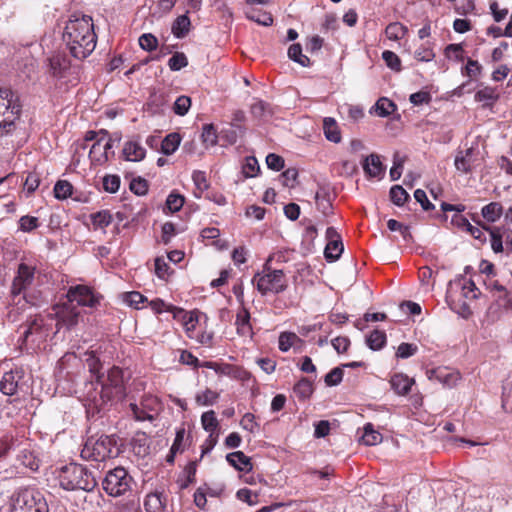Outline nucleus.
Here are the masks:
<instances>
[{
    "label": "nucleus",
    "mask_w": 512,
    "mask_h": 512,
    "mask_svg": "<svg viewBox=\"0 0 512 512\" xmlns=\"http://www.w3.org/2000/svg\"><path fill=\"white\" fill-rule=\"evenodd\" d=\"M294 393L299 399H308L313 393L312 382L306 378L299 380L294 386Z\"/></svg>",
    "instance_id": "36"
},
{
    "label": "nucleus",
    "mask_w": 512,
    "mask_h": 512,
    "mask_svg": "<svg viewBox=\"0 0 512 512\" xmlns=\"http://www.w3.org/2000/svg\"><path fill=\"white\" fill-rule=\"evenodd\" d=\"M11 512H49L43 494L35 488H20L11 496Z\"/></svg>",
    "instance_id": "6"
},
{
    "label": "nucleus",
    "mask_w": 512,
    "mask_h": 512,
    "mask_svg": "<svg viewBox=\"0 0 512 512\" xmlns=\"http://www.w3.org/2000/svg\"><path fill=\"white\" fill-rule=\"evenodd\" d=\"M86 364L89 368V371L92 375L96 377V381H99L101 379L100 376V361L95 355H89L86 359Z\"/></svg>",
    "instance_id": "61"
},
{
    "label": "nucleus",
    "mask_w": 512,
    "mask_h": 512,
    "mask_svg": "<svg viewBox=\"0 0 512 512\" xmlns=\"http://www.w3.org/2000/svg\"><path fill=\"white\" fill-rule=\"evenodd\" d=\"M245 133L242 128L236 129L230 126L221 131V138L225 139L229 144H234L238 138H242Z\"/></svg>",
    "instance_id": "49"
},
{
    "label": "nucleus",
    "mask_w": 512,
    "mask_h": 512,
    "mask_svg": "<svg viewBox=\"0 0 512 512\" xmlns=\"http://www.w3.org/2000/svg\"><path fill=\"white\" fill-rule=\"evenodd\" d=\"M374 110L378 116L387 117L396 110V105L388 98L381 97L374 105Z\"/></svg>",
    "instance_id": "34"
},
{
    "label": "nucleus",
    "mask_w": 512,
    "mask_h": 512,
    "mask_svg": "<svg viewBox=\"0 0 512 512\" xmlns=\"http://www.w3.org/2000/svg\"><path fill=\"white\" fill-rule=\"evenodd\" d=\"M129 188L134 194L143 196L148 192V183L141 177L133 178L130 182Z\"/></svg>",
    "instance_id": "53"
},
{
    "label": "nucleus",
    "mask_w": 512,
    "mask_h": 512,
    "mask_svg": "<svg viewBox=\"0 0 512 512\" xmlns=\"http://www.w3.org/2000/svg\"><path fill=\"white\" fill-rule=\"evenodd\" d=\"M343 369L341 367L333 368L328 374L325 376V384L327 386H336L341 383L343 379Z\"/></svg>",
    "instance_id": "56"
},
{
    "label": "nucleus",
    "mask_w": 512,
    "mask_h": 512,
    "mask_svg": "<svg viewBox=\"0 0 512 512\" xmlns=\"http://www.w3.org/2000/svg\"><path fill=\"white\" fill-rule=\"evenodd\" d=\"M139 45L143 50L153 51L158 46V40L153 34L145 33L139 37Z\"/></svg>",
    "instance_id": "52"
},
{
    "label": "nucleus",
    "mask_w": 512,
    "mask_h": 512,
    "mask_svg": "<svg viewBox=\"0 0 512 512\" xmlns=\"http://www.w3.org/2000/svg\"><path fill=\"white\" fill-rule=\"evenodd\" d=\"M418 347L412 343H401L396 352V356L401 359H407L416 354Z\"/></svg>",
    "instance_id": "55"
},
{
    "label": "nucleus",
    "mask_w": 512,
    "mask_h": 512,
    "mask_svg": "<svg viewBox=\"0 0 512 512\" xmlns=\"http://www.w3.org/2000/svg\"><path fill=\"white\" fill-rule=\"evenodd\" d=\"M35 278V267L27 263H21L18 266L17 274L13 279L11 287V295L13 301L19 297L17 304L20 302V296L25 302H28L26 291L33 284Z\"/></svg>",
    "instance_id": "11"
},
{
    "label": "nucleus",
    "mask_w": 512,
    "mask_h": 512,
    "mask_svg": "<svg viewBox=\"0 0 512 512\" xmlns=\"http://www.w3.org/2000/svg\"><path fill=\"white\" fill-rule=\"evenodd\" d=\"M181 143V136L177 132L169 133L160 141L161 152L166 155H172Z\"/></svg>",
    "instance_id": "25"
},
{
    "label": "nucleus",
    "mask_w": 512,
    "mask_h": 512,
    "mask_svg": "<svg viewBox=\"0 0 512 512\" xmlns=\"http://www.w3.org/2000/svg\"><path fill=\"white\" fill-rule=\"evenodd\" d=\"M430 380H436L444 387L452 388L460 380L459 372L449 370L448 368H436L427 372Z\"/></svg>",
    "instance_id": "16"
},
{
    "label": "nucleus",
    "mask_w": 512,
    "mask_h": 512,
    "mask_svg": "<svg viewBox=\"0 0 512 512\" xmlns=\"http://www.w3.org/2000/svg\"><path fill=\"white\" fill-rule=\"evenodd\" d=\"M492 290L503 293V296H499L497 299L499 306L503 307L504 309H512V300L504 286L500 285L498 282H494L492 285Z\"/></svg>",
    "instance_id": "48"
},
{
    "label": "nucleus",
    "mask_w": 512,
    "mask_h": 512,
    "mask_svg": "<svg viewBox=\"0 0 512 512\" xmlns=\"http://www.w3.org/2000/svg\"><path fill=\"white\" fill-rule=\"evenodd\" d=\"M201 424L205 431L209 432V444L202 450V456L211 451L216 444V440L213 438V433L218 427V420L213 410L206 411L201 416Z\"/></svg>",
    "instance_id": "17"
},
{
    "label": "nucleus",
    "mask_w": 512,
    "mask_h": 512,
    "mask_svg": "<svg viewBox=\"0 0 512 512\" xmlns=\"http://www.w3.org/2000/svg\"><path fill=\"white\" fill-rule=\"evenodd\" d=\"M326 238L328 242L324 250L325 258L328 261H335L341 256L344 250L341 237L334 227H328L326 230Z\"/></svg>",
    "instance_id": "14"
},
{
    "label": "nucleus",
    "mask_w": 512,
    "mask_h": 512,
    "mask_svg": "<svg viewBox=\"0 0 512 512\" xmlns=\"http://www.w3.org/2000/svg\"><path fill=\"white\" fill-rule=\"evenodd\" d=\"M101 389L99 392H88L87 401L89 407L100 412L105 406L114 401L120 400L125 395L124 373L119 367H112L108 370L105 380L97 381Z\"/></svg>",
    "instance_id": "3"
},
{
    "label": "nucleus",
    "mask_w": 512,
    "mask_h": 512,
    "mask_svg": "<svg viewBox=\"0 0 512 512\" xmlns=\"http://www.w3.org/2000/svg\"><path fill=\"white\" fill-rule=\"evenodd\" d=\"M302 339L293 332L284 331L279 335L278 347L282 352H287L293 346L302 344Z\"/></svg>",
    "instance_id": "28"
},
{
    "label": "nucleus",
    "mask_w": 512,
    "mask_h": 512,
    "mask_svg": "<svg viewBox=\"0 0 512 512\" xmlns=\"http://www.w3.org/2000/svg\"><path fill=\"white\" fill-rule=\"evenodd\" d=\"M217 131L213 124H205L202 128L201 139L207 146L214 145L217 142Z\"/></svg>",
    "instance_id": "45"
},
{
    "label": "nucleus",
    "mask_w": 512,
    "mask_h": 512,
    "mask_svg": "<svg viewBox=\"0 0 512 512\" xmlns=\"http://www.w3.org/2000/svg\"><path fill=\"white\" fill-rule=\"evenodd\" d=\"M323 132L326 139L333 143L341 141V131L336 120L332 117H325L323 120Z\"/></svg>",
    "instance_id": "24"
},
{
    "label": "nucleus",
    "mask_w": 512,
    "mask_h": 512,
    "mask_svg": "<svg viewBox=\"0 0 512 512\" xmlns=\"http://www.w3.org/2000/svg\"><path fill=\"white\" fill-rule=\"evenodd\" d=\"M169 265L162 257L155 259V273L161 279H166L169 275Z\"/></svg>",
    "instance_id": "60"
},
{
    "label": "nucleus",
    "mask_w": 512,
    "mask_h": 512,
    "mask_svg": "<svg viewBox=\"0 0 512 512\" xmlns=\"http://www.w3.org/2000/svg\"><path fill=\"white\" fill-rule=\"evenodd\" d=\"M124 160H143L146 155L145 148L135 140L127 141L122 148Z\"/></svg>",
    "instance_id": "23"
},
{
    "label": "nucleus",
    "mask_w": 512,
    "mask_h": 512,
    "mask_svg": "<svg viewBox=\"0 0 512 512\" xmlns=\"http://www.w3.org/2000/svg\"><path fill=\"white\" fill-rule=\"evenodd\" d=\"M252 283L256 285L257 290L266 295L269 293L279 294L287 288V280L282 270H271L264 265L262 272L254 275Z\"/></svg>",
    "instance_id": "9"
},
{
    "label": "nucleus",
    "mask_w": 512,
    "mask_h": 512,
    "mask_svg": "<svg viewBox=\"0 0 512 512\" xmlns=\"http://www.w3.org/2000/svg\"><path fill=\"white\" fill-rule=\"evenodd\" d=\"M226 460L231 466L239 471L249 472L252 470L251 459L242 451L227 454Z\"/></svg>",
    "instance_id": "21"
},
{
    "label": "nucleus",
    "mask_w": 512,
    "mask_h": 512,
    "mask_svg": "<svg viewBox=\"0 0 512 512\" xmlns=\"http://www.w3.org/2000/svg\"><path fill=\"white\" fill-rule=\"evenodd\" d=\"M361 442L367 446L377 445L382 442V435L374 429L372 424L368 423L364 426Z\"/></svg>",
    "instance_id": "30"
},
{
    "label": "nucleus",
    "mask_w": 512,
    "mask_h": 512,
    "mask_svg": "<svg viewBox=\"0 0 512 512\" xmlns=\"http://www.w3.org/2000/svg\"><path fill=\"white\" fill-rule=\"evenodd\" d=\"M389 195L391 201L397 206H402L409 199V194L400 185L392 186Z\"/></svg>",
    "instance_id": "39"
},
{
    "label": "nucleus",
    "mask_w": 512,
    "mask_h": 512,
    "mask_svg": "<svg viewBox=\"0 0 512 512\" xmlns=\"http://www.w3.org/2000/svg\"><path fill=\"white\" fill-rule=\"evenodd\" d=\"M366 343L372 350L381 349L386 343V335L384 332L374 330L366 339Z\"/></svg>",
    "instance_id": "40"
},
{
    "label": "nucleus",
    "mask_w": 512,
    "mask_h": 512,
    "mask_svg": "<svg viewBox=\"0 0 512 512\" xmlns=\"http://www.w3.org/2000/svg\"><path fill=\"white\" fill-rule=\"evenodd\" d=\"M368 178L381 179L385 174L383 162H360Z\"/></svg>",
    "instance_id": "32"
},
{
    "label": "nucleus",
    "mask_w": 512,
    "mask_h": 512,
    "mask_svg": "<svg viewBox=\"0 0 512 512\" xmlns=\"http://www.w3.org/2000/svg\"><path fill=\"white\" fill-rule=\"evenodd\" d=\"M240 425L244 430L250 433H254L256 428L258 427V424L255 421V416L252 413H246L242 417Z\"/></svg>",
    "instance_id": "62"
},
{
    "label": "nucleus",
    "mask_w": 512,
    "mask_h": 512,
    "mask_svg": "<svg viewBox=\"0 0 512 512\" xmlns=\"http://www.w3.org/2000/svg\"><path fill=\"white\" fill-rule=\"evenodd\" d=\"M250 319L249 311L244 306L240 307L235 320L236 331L239 336L252 338L253 330Z\"/></svg>",
    "instance_id": "18"
},
{
    "label": "nucleus",
    "mask_w": 512,
    "mask_h": 512,
    "mask_svg": "<svg viewBox=\"0 0 512 512\" xmlns=\"http://www.w3.org/2000/svg\"><path fill=\"white\" fill-rule=\"evenodd\" d=\"M192 180L195 186L194 196L196 198H201L204 191H206L210 183L207 179L206 173L203 171L196 170L192 174Z\"/></svg>",
    "instance_id": "29"
},
{
    "label": "nucleus",
    "mask_w": 512,
    "mask_h": 512,
    "mask_svg": "<svg viewBox=\"0 0 512 512\" xmlns=\"http://www.w3.org/2000/svg\"><path fill=\"white\" fill-rule=\"evenodd\" d=\"M382 59L390 69L396 72L401 71V60L396 53L390 50H385L382 53Z\"/></svg>",
    "instance_id": "47"
},
{
    "label": "nucleus",
    "mask_w": 512,
    "mask_h": 512,
    "mask_svg": "<svg viewBox=\"0 0 512 512\" xmlns=\"http://www.w3.org/2000/svg\"><path fill=\"white\" fill-rule=\"evenodd\" d=\"M288 56L303 67L310 66V59L302 53L300 44H292L288 49Z\"/></svg>",
    "instance_id": "37"
},
{
    "label": "nucleus",
    "mask_w": 512,
    "mask_h": 512,
    "mask_svg": "<svg viewBox=\"0 0 512 512\" xmlns=\"http://www.w3.org/2000/svg\"><path fill=\"white\" fill-rule=\"evenodd\" d=\"M478 288L472 280H465L462 285V295L466 299H477Z\"/></svg>",
    "instance_id": "58"
},
{
    "label": "nucleus",
    "mask_w": 512,
    "mask_h": 512,
    "mask_svg": "<svg viewBox=\"0 0 512 512\" xmlns=\"http://www.w3.org/2000/svg\"><path fill=\"white\" fill-rule=\"evenodd\" d=\"M54 320L56 319L57 331H59L60 327L65 326L67 329H71L75 325H77L80 310L73 304L66 301L61 305H56L53 307Z\"/></svg>",
    "instance_id": "12"
},
{
    "label": "nucleus",
    "mask_w": 512,
    "mask_h": 512,
    "mask_svg": "<svg viewBox=\"0 0 512 512\" xmlns=\"http://www.w3.org/2000/svg\"><path fill=\"white\" fill-rule=\"evenodd\" d=\"M414 57L421 62H430L435 58V53L430 43L422 44L414 52Z\"/></svg>",
    "instance_id": "41"
},
{
    "label": "nucleus",
    "mask_w": 512,
    "mask_h": 512,
    "mask_svg": "<svg viewBox=\"0 0 512 512\" xmlns=\"http://www.w3.org/2000/svg\"><path fill=\"white\" fill-rule=\"evenodd\" d=\"M385 32L390 40H398L404 37L406 29L400 23H390Z\"/></svg>",
    "instance_id": "50"
},
{
    "label": "nucleus",
    "mask_w": 512,
    "mask_h": 512,
    "mask_svg": "<svg viewBox=\"0 0 512 512\" xmlns=\"http://www.w3.org/2000/svg\"><path fill=\"white\" fill-rule=\"evenodd\" d=\"M247 17L262 26H271L273 24V17L270 13L267 12L259 11L256 14H249Z\"/></svg>",
    "instance_id": "57"
},
{
    "label": "nucleus",
    "mask_w": 512,
    "mask_h": 512,
    "mask_svg": "<svg viewBox=\"0 0 512 512\" xmlns=\"http://www.w3.org/2000/svg\"><path fill=\"white\" fill-rule=\"evenodd\" d=\"M410 102L413 105L419 106L422 104H428L431 101V95L426 91H418L413 93L409 97Z\"/></svg>",
    "instance_id": "64"
},
{
    "label": "nucleus",
    "mask_w": 512,
    "mask_h": 512,
    "mask_svg": "<svg viewBox=\"0 0 512 512\" xmlns=\"http://www.w3.org/2000/svg\"><path fill=\"white\" fill-rule=\"evenodd\" d=\"M23 378L22 371L15 370L5 372L0 381V391L7 396H14L22 388L20 383Z\"/></svg>",
    "instance_id": "15"
},
{
    "label": "nucleus",
    "mask_w": 512,
    "mask_h": 512,
    "mask_svg": "<svg viewBox=\"0 0 512 512\" xmlns=\"http://www.w3.org/2000/svg\"><path fill=\"white\" fill-rule=\"evenodd\" d=\"M298 171L294 168H289L280 175L282 184L286 187H294V183L297 179Z\"/></svg>",
    "instance_id": "63"
},
{
    "label": "nucleus",
    "mask_w": 512,
    "mask_h": 512,
    "mask_svg": "<svg viewBox=\"0 0 512 512\" xmlns=\"http://www.w3.org/2000/svg\"><path fill=\"white\" fill-rule=\"evenodd\" d=\"M117 454L116 440L112 436L101 435L95 439L90 437L85 442L81 457L96 462L105 461Z\"/></svg>",
    "instance_id": "8"
},
{
    "label": "nucleus",
    "mask_w": 512,
    "mask_h": 512,
    "mask_svg": "<svg viewBox=\"0 0 512 512\" xmlns=\"http://www.w3.org/2000/svg\"><path fill=\"white\" fill-rule=\"evenodd\" d=\"M144 508L147 512H162L164 509L162 494L159 492L147 494L144 500Z\"/></svg>",
    "instance_id": "27"
},
{
    "label": "nucleus",
    "mask_w": 512,
    "mask_h": 512,
    "mask_svg": "<svg viewBox=\"0 0 512 512\" xmlns=\"http://www.w3.org/2000/svg\"><path fill=\"white\" fill-rule=\"evenodd\" d=\"M474 99L477 102H482L484 108H490L498 101L499 94L497 88L484 86L475 93Z\"/></svg>",
    "instance_id": "22"
},
{
    "label": "nucleus",
    "mask_w": 512,
    "mask_h": 512,
    "mask_svg": "<svg viewBox=\"0 0 512 512\" xmlns=\"http://www.w3.org/2000/svg\"><path fill=\"white\" fill-rule=\"evenodd\" d=\"M481 213L488 222H496L502 215V206L500 203L491 202L482 208Z\"/></svg>",
    "instance_id": "33"
},
{
    "label": "nucleus",
    "mask_w": 512,
    "mask_h": 512,
    "mask_svg": "<svg viewBox=\"0 0 512 512\" xmlns=\"http://www.w3.org/2000/svg\"><path fill=\"white\" fill-rule=\"evenodd\" d=\"M67 301L74 305L94 307L98 303V298L93 291L85 285H76L70 287L67 292Z\"/></svg>",
    "instance_id": "13"
},
{
    "label": "nucleus",
    "mask_w": 512,
    "mask_h": 512,
    "mask_svg": "<svg viewBox=\"0 0 512 512\" xmlns=\"http://www.w3.org/2000/svg\"><path fill=\"white\" fill-rule=\"evenodd\" d=\"M21 104L18 95L9 88H0V127L10 133L19 120Z\"/></svg>",
    "instance_id": "7"
},
{
    "label": "nucleus",
    "mask_w": 512,
    "mask_h": 512,
    "mask_svg": "<svg viewBox=\"0 0 512 512\" xmlns=\"http://www.w3.org/2000/svg\"><path fill=\"white\" fill-rule=\"evenodd\" d=\"M54 197L58 200H66L72 196L73 186L67 180H58L53 188Z\"/></svg>",
    "instance_id": "31"
},
{
    "label": "nucleus",
    "mask_w": 512,
    "mask_h": 512,
    "mask_svg": "<svg viewBox=\"0 0 512 512\" xmlns=\"http://www.w3.org/2000/svg\"><path fill=\"white\" fill-rule=\"evenodd\" d=\"M54 322L52 314L37 315L28 320L23 326V332L18 342L21 349L35 350L43 344L50 334Z\"/></svg>",
    "instance_id": "4"
},
{
    "label": "nucleus",
    "mask_w": 512,
    "mask_h": 512,
    "mask_svg": "<svg viewBox=\"0 0 512 512\" xmlns=\"http://www.w3.org/2000/svg\"><path fill=\"white\" fill-rule=\"evenodd\" d=\"M132 478L123 467L110 470L103 479L102 486L113 497L125 494L131 487Z\"/></svg>",
    "instance_id": "10"
},
{
    "label": "nucleus",
    "mask_w": 512,
    "mask_h": 512,
    "mask_svg": "<svg viewBox=\"0 0 512 512\" xmlns=\"http://www.w3.org/2000/svg\"><path fill=\"white\" fill-rule=\"evenodd\" d=\"M190 19L187 15L178 16L172 24V33L176 38H184L190 31Z\"/></svg>",
    "instance_id": "26"
},
{
    "label": "nucleus",
    "mask_w": 512,
    "mask_h": 512,
    "mask_svg": "<svg viewBox=\"0 0 512 512\" xmlns=\"http://www.w3.org/2000/svg\"><path fill=\"white\" fill-rule=\"evenodd\" d=\"M413 384L414 380L402 373L394 374L390 379L391 388L398 395L408 394Z\"/></svg>",
    "instance_id": "20"
},
{
    "label": "nucleus",
    "mask_w": 512,
    "mask_h": 512,
    "mask_svg": "<svg viewBox=\"0 0 512 512\" xmlns=\"http://www.w3.org/2000/svg\"><path fill=\"white\" fill-rule=\"evenodd\" d=\"M120 177L115 174H107L102 179L103 189L108 193H116L120 188Z\"/></svg>",
    "instance_id": "43"
},
{
    "label": "nucleus",
    "mask_w": 512,
    "mask_h": 512,
    "mask_svg": "<svg viewBox=\"0 0 512 512\" xmlns=\"http://www.w3.org/2000/svg\"><path fill=\"white\" fill-rule=\"evenodd\" d=\"M120 138L112 139L106 130L88 131L82 140L72 145L71 160H109L115 156Z\"/></svg>",
    "instance_id": "2"
},
{
    "label": "nucleus",
    "mask_w": 512,
    "mask_h": 512,
    "mask_svg": "<svg viewBox=\"0 0 512 512\" xmlns=\"http://www.w3.org/2000/svg\"><path fill=\"white\" fill-rule=\"evenodd\" d=\"M245 121H246V115H245L244 111L235 110L232 113L230 126L236 128V129L242 128L244 130V132H246Z\"/></svg>",
    "instance_id": "59"
},
{
    "label": "nucleus",
    "mask_w": 512,
    "mask_h": 512,
    "mask_svg": "<svg viewBox=\"0 0 512 512\" xmlns=\"http://www.w3.org/2000/svg\"><path fill=\"white\" fill-rule=\"evenodd\" d=\"M92 223L95 227L105 228L112 222V215L107 210H102L91 215Z\"/></svg>",
    "instance_id": "42"
},
{
    "label": "nucleus",
    "mask_w": 512,
    "mask_h": 512,
    "mask_svg": "<svg viewBox=\"0 0 512 512\" xmlns=\"http://www.w3.org/2000/svg\"><path fill=\"white\" fill-rule=\"evenodd\" d=\"M188 65V59L183 52H176L168 60V67L172 71H179Z\"/></svg>",
    "instance_id": "46"
},
{
    "label": "nucleus",
    "mask_w": 512,
    "mask_h": 512,
    "mask_svg": "<svg viewBox=\"0 0 512 512\" xmlns=\"http://www.w3.org/2000/svg\"><path fill=\"white\" fill-rule=\"evenodd\" d=\"M50 72L55 77H61L65 71L70 68V60L62 53H54L48 58Z\"/></svg>",
    "instance_id": "19"
},
{
    "label": "nucleus",
    "mask_w": 512,
    "mask_h": 512,
    "mask_svg": "<svg viewBox=\"0 0 512 512\" xmlns=\"http://www.w3.org/2000/svg\"><path fill=\"white\" fill-rule=\"evenodd\" d=\"M188 444V436L184 427L177 428L174 442L171 446L173 454L181 453Z\"/></svg>",
    "instance_id": "35"
},
{
    "label": "nucleus",
    "mask_w": 512,
    "mask_h": 512,
    "mask_svg": "<svg viewBox=\"0 0 512 512\" xmlns=\"http://www.w3.org/2000/svg\"><path fill=\"white\" fill-rule=\"evenodd\" d=\"M219 398V394L211 389H206L204 391L198 392L196 394L195 400L196 403L200 406H212L216 403Z\"/></svg>",
    "instance_id": "38"
},
{
    "label": "nucleus",
    "mask_w": 512,
    "mask_h": 512,
    "mask_svg": "<svg viewBox=\"0 0 512 512\" xmlns=\"http://www.w3.org/2000/svg\"><path fill=\"white\" fill-rule=\"evenodd\" d=\"M62 41L73 58L80 61L86 59L97 44L92 17L79 13L72 14L64 26Z\"/></svg>",
    "instance_id": "1"
},
{
    "label": "nucleus",
    "mask_w": 512,
    "mask_h": 512,
    "mask_svg": "<svg viewBox=\"0 0 512 512\" xmlns=\"http://www.w3.org/2000/svg\"><path fill=\"white\" fill-rule=\"evenodd\" d=\"M191 107V99L188 96H179L173 105V111L176 115L184 116L187 114Z\"/></svg>",
    "instance_id": "44"
},
{
    "label": "nucleus",
    "mask_w": 512,
    "mask_h": 512,
    "mask_svg": "<svg viewBox=\"0 0 512 512\" xmlns=\"http://www.w3.org/2000/svg\"><path fill=\"white\" fill-rule=\"evenodd\" d=\"M57 479L60 487L67 491H91L96 486V480L92 474L85 467L76 463L62 466L58 470Z\"/></svg>",
    "instance_id": "5"
},
{
    "label": "nucleus",
    "mask_w": 512,
    "mask_h": 512,
    "mask_svg": "<svg viewBox=\"0 0 512 512\" xmlns=\"http://www.w3.org/2000/svg\"><path fill=\"white\" fill-rule=\"evenodd\" d=\"M39 220L34 216H22L19 220V228L23 232H31L38 228Z\"/></svg>",
    "instance_id": "54"
},
{
    "label": "nucleus",
    "mask_w": 512,
    "mask_h": 512,
    "mask_svg": "<svg viewBox=\"0 0 512 512\" xmlns=\"http://www.w3.org/2000/svg\"><path fill=\"white\" fill-rule=\"evenodd\" d=\"M185 199L182 195L171 193L166 199V206L171 212H178L184 205Z\"/></svg>",
    "instance_id": "51"
}]
</instances>
